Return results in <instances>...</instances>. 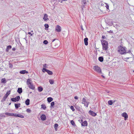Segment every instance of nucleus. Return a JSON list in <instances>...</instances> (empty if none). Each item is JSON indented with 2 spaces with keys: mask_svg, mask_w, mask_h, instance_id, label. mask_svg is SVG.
<instances>
[{
  "mask_svg": "<svg viewBox=\"0 0 134 134\" xmlns=\"http://www.w3.org/2000/svg\"><path fill=\"white\" fill-rule=\"evenodd\" d=\"M48 70L46 69L45 68H43L42 69V71L43 72H47V70Z\"/></svg>",
  "mask_w": 134,
  "mask_h": 134,
  "instance_id": "obj_40",
  "label": "nucleus"
},
{
  "mask_svg": "<svg viewBox=\"0 0 134 134\" xmlns=\"http://www.w3.org/2000/svg\"><path fill=\"white\" fill-rule=\"evenodd\" d=\"M86 0H82V9H83V8L86 5Z\"/></svg>",
  "mask_w": 134,
  "mask_h": 134,
  "instance_id": "obj_9",
  "label": "nucleus"
},
{
  "mask_svg": "<svg viewBox=\"0 0 134 134\" xmlns=\"http://www.w3.org/2000/svg\"><path fill=\"white\" fill-rule=\"evenodd\" d=\"M21 104L20 103L18 104H15V106L16 109H18L19 107H20Z\"/></svg>",
  "mask_w": 134,
  "mask_h": 134,
  "instance_id": "obj_17",
  "label": "nucleus"
},
{
  "mask_svg": "<svg viewBox=\"0 0 134 134\" xmlns=\"http://www.w3.org/2000/svg\"><path fill=\"white\" fill-rule=\"evenodd\" d=\"M12 66H13V65L12 64L10 65L9 67L10 68H12Z\"/></svg>",
  "mask_w": 134,
  "mask_h": 134,
  "instance_id": "obj_53",
  "label": "nucleus"
},
{
  "mask_svg": "<svg viewBox=\"0 0 134 134\" xmlns=\"http://www.w3.org/2000/svg\"><path fill=\"white\" fill-rule=\"evenodd\" d=\"M105 4H106V5L105 6V7H106V8L107 9H109V6L108 5V4L106 3H104Z\"/></svg>",
  "mask_w": 134,
  "mask_h": 134,
  "instance_id": "obj_37",
  "label": "nucleus"
},
{
  "mask_svg": "<svg viewBox=\"0 0 134 134\" xmlns=\"http://www.w3.org/2000/svg\"><path fill=\"white\" fill-rule=\"evenodd\" d=\"M55 39H54L52 40V41L51 43L52 44H53V42L54 41H55Z\"/></svg>",
  "mask_w": 134,
  "mask_h": 134,
  "instance_id": "obj_50",
  "label": "nucleus"
},
{
  "mask_svg": "<svg viewBox=\"0 0 134 134\" xmlns=\"http://www.w3.org/2000/svg\"><path fill=\"white\" fill-rule=\"evenodd\" d=\"M41 108L44 110H45L46 108V107L44 104H42L41 105Z\"/></svg>",
  "mask_w": 134,
  "mask_h": 134,
  "instance_id": "obj_26",
  "label": "nucleus"
},
{
  "mask_svg": "<svg viewBox=\"0 0 134 134\" xmlns=\"http://www.w3.org/2000/svg\"><path fill=\"white\" fill-rule=\"evenodd\" d=\"M17 91L19 93H21L22 92V88H18V89Z\"/></svg>",
  "mask_w": 134,
  "mask_h": 134,
  "instance_id": "obj_18",
  "label": "nucleus"
},
{
  "mask_svg": "<svg viewBox=\"0 0 134 134\" xmlns=\"http://www.w3.org/2000/svg\"><path fill=\"white\" fill-rule=\"evenodd\" d=\"M26 111L28 113H30L31 112V110L29 108L27 109H26Z\"/></svg>",
  "mask_w": 134,
  "mask_h": 134,
  "instance_id": "obj_41",
  "label": "nucleus"
},
{
  "mask_svg": "<svg viewBox=\"0 0 134 134\" xmlns=\"http://www.w3.org/2000/svg\"><path fill=\"white\" fill-rule=\"evenodd\" d=\"M131 53V54H131V56H132V53Z\"/></svg>",
  "mask_w": 134,
  "mask_h": 134,
  "instance_id": "obj_59",
  "label": "nucleus"
},
{
  "mask_svg": "<svg viewBox=\"0 0 134 134\" xmlns=\"http://www.w3.org/2000/svg\"><path fill=\"white\" fill-rule=\"evenodd\" d=\"M32 81L30 79H28L26 81V84L28 87L30 89L34 90L35 88V87L32 83Z\"/></svg>",
  "mask_w": 134,
  "mask_h": 134,
  "instance_id": "obj_2",
  "label": "nucleus"
},
{
  "mask_svg": "<svg viewBox=\"0 0 134 134\" xmlns=\"http://www.w3.org/2000/svg\"><path fill=\"white\" fill-rule=\"evenodd\" d=\"M88 38H85L84 39V42L85 44V45L87 46L88 44Z\"/></svg>",
  "mask_w": 134,
  "mask_h": 134,
  "instance_id": "obj_11",
  "label": "nucleus"
},
{
  "mask_svg": "<svg viewBox=\"0 0 134 134\" xmlns=\"http://www.w3.org/2000/svg\"><path fill=\"white\" fill-rule=\"evenodd\" d=\"M102 76L104 78H105V76H104L103 75H102Z\"/></svg>",
  "mask_w": 134,
  "mask_h": 134,
  "instance_id": "obj_56",
  "label": "nucleus"
},
{
  "mask_svg": "<svg viewBox=\"0 0 134 134\" xmlns=\"http://www.w3.org/2000/svg\"><path fill=\"white\" fill-rule=\"evenodd\" d=\"M98 60L101 62H102L103 60V58L102 57H100L98 58Z\"/></svg>",
  "mask_w": 134,
  "mask_h": 134,
  "instance_id": "obj_22",
  "label": "nucleus"
},
{
  "mask_svg": "<svg viewBox=\"0 0 134 134\" xmlns=\"http://www.w3.org/2000/svg\"><path fill=\"white\" fill-rule=\"evenodd\" d=\"M55 31L58 32H60L62 30L61 27L59 25H57L55 29Z\"/></svg>",
  "mask_w": 134,
  "mask_h": 134,
  "instance_id": "obj_6",
  "label": "nucleus"
},
{
  "mask_svg": "<svg viewBox=\"0 0 134 134\" xmlns=\"http://www.w3.org/2000/svg\"><path fill=\"white\" fill-rule=\"evenodd\" d=\"M75 108L77 110H79L80 108V107L77 106H76V107H75Z\"/></svg>",
  "mask_w": 134,
  "mask_h": 134,
  "instance_id": "obj_45",
  "label": "nucleus"
},
{
  "mask_svg": "<svg viewBox=\"0 0 134 134\" xmlns=\"http://www.w3.org/2000/svg\"><path fill=\"white\" fill-rule=\"evenodd\" d=\"M8 96L7 95L5 94L4 96L3 97L2 100H1V101L2 102H3L5 101V100L6 99L7 97Z\"/></svg>",
  "mask_w": 134,
  "mask_h": 134,
  "instance_id": "obj_15",
  "label": "nucleus"
},
{
  "mask_svg": "<svg viewBox=\"0 0 134 134\" xmlns=\"http://www.w3.org/2000/svg\"><path fill=\"white\" fill-rule=\"evenodd\" d=\"M130 58V57H127L126 58V59H129V58Z\"/></svg>",
  "mask_w": 134,
  "mask_h": 134,
  "instance_id": "obj_58",
  "label": "nucleus"
},
{
  "mask_svg": "<svg viewBox=\"0 0 134 134\" xmlns=\"http://www.w3.org/2000/svg\"><path fill=\"white\" fill-rule=\"evenodd\" d=\"M47 73L49 75H52L53 74V72L50 71V70H47Z\"/></svg>",
  "mask_w": 134,
  "mask_h": 134,
  "instance_id": "obj_23",
  "label": "nucleus"
},
{
  "mask_svg": "<svg viewBox=\"0 0 134 134\" xmlns=\"http://www.w3.org/2000/svg\"><path fill=\"white\" fill-rule=\"evenodd\" d=\"M54 104V102H52L51 103L50 107L52 108L53 107Z\"/></svg>",
  "mask_w": 134,
  "mask_h": 134,
  "instance_id": "obj_33",
  "label": "nucleus"
},
{
  "mask_svg": "<svg viewBox=\"0 0 134 134\" xmlns=\"http://www.w3.org/2000/svg\"><path fill=\"white\" fill-rule=\"evenodd\" d=\"M18 114L16 113H13L12 116H14L15 117H18Z\"/></svg>",
  "mask_w": 134,
  "mask_h": 134,
  "instance_id": "obj_38",
  "label": "nucleus"
},
{
  "mask_svg": "<svg viewBox=\"0 0 134 134\" xmlns=\"http://www.w3.org/2000/svg\"><path fill=\"white\" fill-rule=\"evenodd\" d=\"M53 99L51 97H48L47 99L48 102L49 103L53 100Z\"/></svg>",
  "mask_w": 134,
  "mask_h": 134,
  "instance_id": "obj_21",
  "label": "nucleus"
},
{
  "mask_svg": "<svg viewBox=\"0 0 134 134\" xmlns=\"http://www.w3.org/2000/svg\"><path fill=\"white\" fill-rule=\"evenodd\" d=\"M93 69L97 72L99 73H102L100 67L98 66H95L93 67Z\"/></svg>",
  "mask_w": 134,
  "mask_h": 134,
  "instance_id": "obj_4",
  "label": "nucleus"
},
{
  "mask_svg": "<svg viewBox=\"0 0 134 134\" xmlns=\"http://www.w3.org/2000/svg\"><path fill=\"white\" fill-rule=\"evenodd\" d=\"M86 101V99L85 98H83L82 99V103L83 104L84 103H85Z\"/></svg>",
  "mask_w": 134,
  "mask_h": 134,
  "instance_id": "obj_35",
  "label": "nucleus"
},
{
  "mask_svg": "<svg viewBox=\"0 0 134 134\" xmlns=\"http://www.w3.org/2000/svg\"><path fill=\"white\" fill-rule=\"evenodd\" d=\"M30 100L27 99L25 101V103L26 105H28L30 104Z\"/></svg>",
  "mask_w": 134,
  "mask_h": 134,
  "instance_id": "obj_16",
  "label": "nucleus"
},
{
  "mask_svg": "<svg viewBox=\"0 0 134 134\" xmlns=\"http://www.w3.org/2000/svg\"><path fill=\"white\" fill-rule=\"evenodd\" d=\"M70 122L72 124V125L74 126H76L75 124V123L74 122V121L73 120H72Z\"/></svg>",
  "mask_w": 134,
  "mask_h": 134,
  "instance_id": "obj_29",
  "label": "nucleus"
},
{
  "mask_svg": "<svg viewBox=\"0 0 134 134\" xmlns=\"http://www.w3.org/2000/svg\"><path fill=\"white\" fill-rule=\"evenodd\" d=\"M70 109L72 110L73 111H75V109H74V107L73 106H71L70 107Z\"/></svg>",
  "mask_w": 134,
  "mask_h": 134,
  "instance_id": "obj_36",
  "label": "nucleus"
},
{
  "mask_svg": "<svg viewBox=\"0 0 134 134\" xmlns=\"http://www.w3.org/2000/svg\"><path fill=\"white\" fill-rule=\"evenodd\" d=\"M87 123L86 121H85L81 124V125L82 126H87Z\"/></svg>",
  "mask_w": 134,
  "mask_h": 134,
  "instance_id": "obj_13",
  "label": "nucleus"
},
{
  "mask_svg": "<svg viewBox=\"0 0 134 134\" xmlns=\"http://www.w3.org/2000/svg\"><path fill=\"white\" fill-rule=\"evenodd\" d=\"M108 24L110 25H113V23L111 20H110L109 22H108Z\"/></svg>",
  "mask_w": 134,
  "mask_h": 134,
  "instance_id": "obj_30",
  "label": "nucleus"
},
{
  "mask_svg": "<svg viewBox=\"0 0 134 134\" xmlns=\"http://www.w3.org/2000/svg\"><path fill=\"white\" fill-rule=\"evenodd\" d=\"M102 38L103 39H104L106 38V37L105 36H102Z\"/></svg>",
  "mask_w": 134,
  "mask_h": 134,
  "instance_id": "obj_51",
  "label": "nucleus"
},
{
  "mask_svg": "<svg viewBox=\"0 0 134 134\" xmlns=\"http://www.w3.org/2000/svg\"><path fill=\"white\" fill-rule=\"evenodd\" d=\"M5 115L9 116H12L13 113H5Z\"/></svg>",
  "mask_w": 134,
  "mask_h": 134,
  "instance_id": "obj_27",
  "label": "nucleus"
},
{
  "mask_svg": "<svg viewBox=\"0 0 134 134\" xmlns=\"http://www.w3.org/2000/svg\"><path fill=\"white\" fill-rule=\"evenodd\" d=\"M101 42L102 45L103 49L105 51L107 50L108 48L107 41L105 40H101Z\"/></svg>",
  "mask_w": 134,
  "mask_h": 134,
  "instance_id": "obj_3",
  "label": "nucleus"
},
{
  "mask_svg": "<svg viewBox=\"0 0 134 134\" xmlns=\"http://www.w3.org/2000/svg\"><path fill=\"white\" fill-rule=\"evenodd\" d=\"M118 53L121 54H123L124 53H127L126 52V49L121 46H119L118 48Z\"/></svg>",
  "mask_w": 134,
  "mask_h": 134,
  "instance_id": "obj_1",
  "label": "nucleus"
},
{
  "mask_svg": "<svg viewBox=\"0 0 134 134\" xmlns=\"http://www.w3.org/2000/svg\"><path fill=\"white\" fill-rule=\"evenodd\" d=\"M89 103V102L86 101L85 103H84L83 104H84L85 106H86V107H87L88 106Z\"/></svg>",
  "mask_w": 134,
  "mask_h": 134,
  "instance_id": "obj_25",
  "label": "nucleus"
},
{
  "mask_svg": "<svg viewBox=\"0 0 134 134\" xmlns=\"http://www.w3.org/2000/svg\"><path fill=\"white\" fill-rule=\"evenodd\" d=\"M108 103L110 105H112L113 104L112 100H109L108 102Z\"/></svg>",
  "mask_w": 134,
  "mask_h": 134,
  "instance_id": "obj_28",
  "label": "nucleus"
},
{
  "mask_svg": "<svg viewBox=\"0 0 134 134\" xmlns=\"http://www.w3.org/2000/svg\"><path fill=\"white\" fill-rule=\"evenodd\" d=\"M5 116L4 115H3L2 114H0V117H5Z\"/></svg>",
  "mask_w": 134,
  "mask_h": 134,
  "instance_id": "obj_44",
  "label": "nucleus"
},
{
  "mask_svg": "<svg viewBox=\"0 0 134 134\" xmlns=\"http://www.w3.org/2000/svg\"><path fill=\"white\" fill-rule=\"evenodd\" d=\"M12 50L13 51H15V48H12Z\"/></svg>",
  "mask_w": 134,
  "mask_h": 134,
  "instance_id": "obj_52",
  "label": "nucleus"
},
{
  "mask_svg": "<svg viewBox=\"0 0 134 134\" xmlns=\"http://www.w3.org/2000/svg\"><path fill=\"white\" fill-rule=\"evenodd\" d=\"M11 48H12V46H11L9 45L7 47L6 49V52H8L9 51V49H11Z\"/></svg>",
  "mask_w": 134,
  "mask_h": 134,
  "instance_id": "obj_20",
  "label": "nucleus"
},
{
  "mask_svg": "<svg viewBox=\"0 0 134 134\" xmlns=\"http://www.w3.org/2000/svg\"><path fill=\"white\" fill-rule=\"evenodd\" d=\"M89 114L93 116H95L96 115V114L93 111L90 110L89 112Z\"/></svg>",
  "mask_w": 134,
  "mask_h": 134,
  "instance_id": "obj_8",
  "label": "nucleus"
},
{
  "mask_svg": "<svg viewBox=\"0 0 134 134\" xmlns=\"http://www.w3.org/2000/svg\"><path fill=\"white\" fill-rule=\"evenodd\" d=\"M10 90L9 91H8L7 92V93L6 94L8 96L10 94Z\"/></svg>",
  "mask_w": 134,
  "mask_h": 134,
  "instance_id": "obj_43",
  "label": "nucleus"
},
{
  "mask_svg": "<svg viewBox=\"0 0 134 134\" xmlns=\"http://www.w3.org/2000/svg\"><path fill=\"white\" fill-rule=\"evenodd\" d=\"M48 15L46 14H45L44 15L43 19L44 21H46L47 20H48L49 19L47 18Z\"/></svg>",
  "mask_w": 134,
  "mask_h": 134,
  "instance_id": "obj_14",
  "label": "nucleus"
},
{
  "mask_svg": "<svg viewBox=\"0 0 134 134\" xmlns=\"http://www.w3.org/2000/svg\"><path fill=\"white\" fill-rule=\"evenodd\" d=\"M44 26L46 28H48L49 27V25L48 24H46L44 25Z\"/></svg>",
  "mask_w": 134,
  "mask_h": 134,
  "instance_id": "obj_42",
  "label": "nucleus"
},
{
  "mask_svg": "<svg viewBox=\"0 0 134 134\" xmlns=\"http://www.w3.org/2000/svg\"><path fill=\"white\" fill-rule=\"evenodd\" d=\"M74 98L76 99H78V97L77 96H75L74 97Z\"/></svg>",
  "mask_w": 134,
  "mask_h": 134,
  "instance_id": "obj_48",
  "label": "nucleus"
},
{
  "mask_svg": "<svg viewBox=\"0 0 134 134\" xmlns=\"http://www.w3.org/2000/svg\"><path fill=\"white\" fill-rule=\"evenodd\" d=\"M10 104H11V103H10L9 104V105H10Z\"/></svg>",
  "mask_w": 134,
  "mask_h": 134,
  "instance_id": "obj_61",
  "label": "nucleus"
},
{
  "mask_svg": "<svg viewBox=\"0 0 134 134\" xmlns=\"http://www.w3.org/2000/svg\"><path fill=\"white\" fill-rule=\"evenodd\" d=\"M110 0L111 1V2H112L113 3V2L111 0Z\"/></svg>",
  "mask_w": 134,
  "mask_h": 134,
  "instance_id": "obj_60",
  "label": "nucleus"
},
{
  "mask_svg": "<svg viewBox=\"0 0 134 134\" xmlns=\"http://www.w3.org/2000/svg\"><path fill=\"white\" fill-rule=\"evenodd\" d=\"M108 32L110 33H112L113 32V31L111 30H110V31H108Z\"/></svg>",
  "mask_w": 134,
  "mask_h": 134,
  "instance_id": "obj_47",
  "label": "nucleus"
},
{
  "mask_svg": "<svg viewBox=\"0 0 134 134\" xmlns=\"http://www.w3.org/2000/svg\"><path fill=\"white\" fill-rule=\"evenodd\" d=\"M48 43V41L46 40H44L43 42V43L45 44H47Z\"/></svg>",
  "mask_w": 134,
  "mask_h": 134,
  "instance_id": "obj_39",
  "label": "nucleus"
},
{
  "mask_svg": "<svg viewBox=\"0 0 134 134\" xmlns=\"http://www.w3.org/2000/svg\"><path fill=\"white\" fill-rule=\"evenodd\" d=\"M81 29H82V30H84V29L83 28L82 26L81 25Z\"/></svg>",
  "mask_w": 134,
  "mask_h": 134,
  "instance_id": "obj_54",
  "label": "nucleus"
},
{
  "mask_svg": "<svg viewBox=\"0 0 134 134\" xmlns=\"http://www.w3.org/2000/svg\"><path fill=\"white\" fill-rule=\"evenodd\" d=\"M43 90V88L41 87L40 86L38 87V90L39 92H41Z\"/></svg>",
  "mask_w": 134,
  "mask_h": 134,
  "instance_id": "obj_24",
  "label": "nucleus"
},
{
  "mask_svg": "<svg viewBox=\"0 0 134 134\" xmlns=\"http://www.w3.org/2000/svg\"><path fill=\"white\" fill-rule=\"evenodd\" d=\"M28 34L29 35H30L31 36H32V34L30 32H29Z\"/></svg>",
  "mask_w": 134,
  "mask_h": 134,
  "instance_id": "obj_49",
  "label": "nucleus"
},
{
  "mask_svg": "<svg viewBox=\"0 0 134 134\" xmlns=\"http://www.w3.org/2000/svg\"><path fill=\"white\" fill-rule=\"evenodd\" d=\"M18 117L21 118H24V116L23 115L19 114H18Z\"/></svg>",
  "mask_w": 134,
  "mask_h": 134,
  "instance_id": "obj_32",
  "label": "nucleus"
},
{
  "mask_svg": "<svg viewBox=\"0 0 134 134\" xmlns=\"http://www.w3.org/2000/svg\"><path fill=\"white\" fill-rule=\"evenodd\" d=\"M121 115L124 118V120H126L128 118V115L126 112H124L121 114Z\"/></svg>",
  "mask_w": 134,
  "mask_h": 134,
  "instance_id": "obj_7",
  "label": "nucleus"
},
{
  "mask_svg": "<svg viewBox=\"0 0 134 134\" xmlns=\"http://www.w3.org/2000/svg\"><path fill=\"white\" fill-rule=\"evenodd\" d=\"M58 126V125L57 124H55L54 125V128L56 129Z\"/></svg>",
  "mask_w": 134,
  "mask_h": 134,
  "instance_id": "obj_34",
  "label": "nucleus"
},
{
  "mask_svg": "<svg viewBox=\"0 0 134 134\" xmlns=\"http://www.w3.org/2000/svg\"><path fill=\"white\" fill-rule=\"evenodd\" d=\"M49 82L51 84H52L54 83V81L53 80L50 79L49 80Z\"/></svg>",
  "mask_w": 134,
  "mask_h": 134,
  "instance_id": "obj_31",
  "label": "nucleus"
},
{
  "mask_svg": "<svg viewBox=\"0 0 134 134\" xmlns=\"http://www.w3.org/2000/svg\"><path fill=\"white\" fill-rule=\"evenodd\" d=\"M133 72H134V71H133Z\"/></svg>",
  "mask_w": 134,
  "mask_h": 134,
  "instance_id": "obj_62",
  "label": "nucleus"
},
{
  "mask_svg": "<svg viewBox=\"0 0 134 134\" xmlns=\"http://www.w3.org/2000/svg\"><path fill=\"white\" fill-rule=\"evenodd\" d=\"M20 73L21 74H27L28 73V72L26 70H23L20 71Z\"/></svg>",
  "mask_w": 134,
  "mask_h": 134,
  "instance_id": "obj_12",
  "label": "nucleus"
},
{
  "mask_svg": "<svg viewBox=\"0 0 134 134\" xmlns=\"http://www.w3.org/2000/svg\"><path fill=\"white\" fill-rule=\"evenodd\" d=\"M131 51L130 50H129L128 51V52L129 53H131Z\"/></svg>",
  "mask_w": 134,
  "mask_h": 134,
  "instance_id": "obj_55",
  "label": "nucleus"
},
{
  "mask_svg": "<svg viewBox=\"0 0 134 134\" xmlns=\"http://www.w3.org/2000/svg\"><path fill=\"white\" fill-rule=\"evenodd\" d=\"M41 118L42 120H45L46 119V115L44 114H42L41 116Z\"/></svg>",
  "mask_w": 134,
  "mask_h": 134,
  "instance_id": "obj_10",
  "label": "nucleus"
},
{
  "mask_svg": "<svg viewBox=\"0 0 134 134\" xmlns=\"http://www.w3.org/2000/svg\"><path fill=\"white\" fill-rule=\"evenodd\" d=\"M6 82V81L5 78H3L1 79V83H5Z\"/></svg>",
  "mask_w": 134,
  "mask_h": 134,
  "instance_id": "obj_19",
  "label": "nucleus"
},
{
  "mask_svg": "<svg viewBox=\"0 0 134 134\" xmlns=\"http://www.w3.org/2000/svg\"><path fill=\"white\" fill-rule=\"evenodd\" d=\"M43 68H46L47 67V64H44L43 65Z\"/></svg>",
  "mask_w": 134,
  "mask_h": 134,
  "instance_id": "obj_46",
  "label": "nucleus"
},
{
  "mask_svg": "<svg viewBox=\"0 0 134 134\" xmlns=\"http://www.w3.org/2000/svg\"><path fill=\"white\" fill-rule=\"evenodd\" d=\"M67 1L66 0H62V1Z\"/></svg>",
  "mask_w": 134,
  "mask_h": 134,
  "instance_id": "obj_57",
  "label": "nucleus"
},
{
  "mask_svg": "<svg viewBox=\"0 0 134 134\" xmlns=\"http://www.w3.org/2000/svg\"><path fill=\"white\" fill-rule=\"evenodd\" d=\"M20 97L19 96H18L14 98H11V100L13 102H16V101H19L20 99Z\"/></svg>",
  "mask_w": 134,
  "mask_h": 134,
  "instance_id": "obj_5",
  "label": "nucleus"
}]
</instances>
